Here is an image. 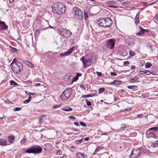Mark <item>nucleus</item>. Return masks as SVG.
Listing matches in <instances>:
<instances>
[{"instance_id": "nucleus-20", "label": "nucleus", "mask_w": 158, "mask_h": 158, "mask_svg": "<svg viewBox=\"0 0 158 158\" xmlns=\"http://www.w3.org/2000/svg\"><path fill=\"white\" fill-rule=\"evenodd\" d=\"M139 78L137 77H135L134 78H133L130 80V81L132 83H134L136 81L139 80Z\"/></svg>"}, {"instance_id": "nucleus-10", "label": "nucleus", "mask_w": 158, "mask_h": 158, "mask_svg": "<svg viewBox=\"0 0 158 158\" xmlns=\"http://www.w3.org/2000/svg\"><path fill=\"white\" fill-rule=\"evenodd\" d=\"M74 47H73L72 48L69 49L67 51L65 52L64 53H61L60 55V56H68V55H69V54H70L72 52L74 49Z\"/></svg>"}, {"instance_id": "nucleus-35", "label": "nucleus", "mask_w": 158, "mask_h": 158, "mask_svg": "<svg viewBox=\"0 0 158 158\" xmlns=\"http://www.w3.org/2000/svg\"><path fill=\"white\" fill-rule=\"evenodd\" d=\"M80 124L81 126L84 127H85L86 126V124L82 122H80Z\"/></svg>"}, {"instance_id": "nucleus-30", "label": "nucleus", "mask_w": 158, "mask_h": 158, "mask_svg": "<svg viewBox=\"0 0 158 158\" xmlns=\"http://www.w3.org/2000/svg\"><path fill=\"white\" fill-rule=\"evenodd\" d=\"M10 85H17L18 84L13 80L10 81Z\"/></svg>"}, {"instance_id": "nucleus-4", "label": "nucleus", "mask_w": 158, "mask_h": 158, "mask_svg": "<svg viewBox=\"0 0 158 158\" xmlns=\"http://www.w3.org/2000/svg\"><path fill=\"white\" fill-rule=\"evenodd\" d=\"M42 151V147L38 145H34L26 150L25 152L28 153H39Z\"/></svg>"}, {"instance_id": "nucleus-47", "label": "nucleus", "mask_w": 158, "mask_h": 158, "mask_svg": "<svg viewBox=\"0 0 158 158\" xmlns=\"http://www.w3.org/2000/svg\"><path fill=\"white\" fill-rule=\"evenodd\" d=\"M136 35L137 36H141L142 35V34L141 33V31H140V32L136 33Z\"/></svg>"}, {"instance_id": "nucleus-50", "label": "nucleus", "mask_w": 158, "mask_h": 158, "mask_svg": "<svg viewBox=\"0 0 158 158\" xmlns=\"http://www.w3.org/2000/svg\"><path fill=\"white\" fill-rule=\"evenodd\" d=\"M69 119H74V120H75L76 118H75L73 116H69Z\"/></svg>"}, {"instance_id": "nucleus-3", "label": "nucleus", "mask_w": 158, "mask_h": 158, "mask_svg": "<svg viewBox=\"0 0 158 158\" xmlns=\"http://www.w3.org/2000/svg\"><path fill=\"white\" fill-rule=\"evenodd\" d=\"M98 23L102 27H107L111 26L113 21L110 18H106L98 20Z\"/></svg>"}, {"instance_id": "nucleus-29", "label": "nucleus", "mask_w": 158, "mask_h": 158, "mask_svg": "<svg viewBox=\"0 0 158 158\" xmlns=\"http://www.w3.org/2000/svg\"><path fill=\"white\" fill-rule=\"evenodd\" d=\"M92 94H87V95H83L81 96V97L83 98H88V97H92V96H93L92 95Z\"/></svg>"}, {"instance_id": "nucleus-49", "label": "nucleus", "mask_w": 158, "mask_h": 158, "mask_svg": "<svg viewBox=\"0 0 158 158\" xmlns=\"http://www.w3.org/2000/svg\"><path fill=\"white\" fill-rule=\"evenodd\" d=\"M74 124L76 126H79L80 125L76 121L74 122Z\"/></svg>"}, {"instance_id": "nucleus-59", "label": "nucleus", "mask_w": 158, "mask_h": 158, "mask_svg": "<svg viewBox=\"0 0 158 158\" xmlns=\"http://www.w3.org/2000/svg\"><path fill=\"white\" fill-rule=\"evenodd\" d=\"M32 99V97L31 95H30L29 96V98L28 99L30 101H31V99Z\"/></svg>"}, {"instance_id": "nucleus-22", "label": "nucleus", "mask_w": 158, "mask_h": 158, "mask_svg": "<svg viewBox=\"0 0 158 158\" xmlns=\"http://www.w3.org/2000/svg\"><path fill=\"white\" fill-rule=\"evenodd\" d=\"M122 81H120L115 80H114L113 83L115 85H118L120 84Z\"/></svg>"}, {"instance_id": "nucleus-38", "label": "nucleus", "mask_w": 158, "mask_h": 158, "mask_svg": "<svg viewBox=\"0 0 158 158\" xmlns=\"http://www.w3.org/2000/svg\"><path fill=\"white\" fill-rule=\"evenodd\" d=\"M145 73L147 75H149L151 73V72L148 70H145Z\"/></svg>"}, {"instance_id": "nucleus-6", "label": "nucleus", "mask_w": 158, "mask_h": 158, "mask_svg": "<svg viewBox=\"0 0 158 158\" xmlns=\"http://www.w3.org/2000/svg\"><path fill=\"white\" fill-rule=\"evenodd\" d=\"M83 63L84 68H87L92 63V59L87 55L82 56L80 59Z\"/></svg>"}, {"instance_id": "nucleus-8", "label": "nucleus", "mask_w": 158, "mask_h": 158, "mask_svg": "<svg viewBox=\"0 0 158 158\" xmlns=\"http://www.w3.org/2000/svg\"><path fill=\"white\" fill-rule=\"evenodd\" d=\"M140 153V148H134L132 150L130 157L131 158H137L139 156Z\"/></svg>"}, {"instance_id": "nucleus-51", "label": "nucleus", "mask_w": 158, "mask_h": 158, "mask_svg": "<svg viewBox=\"0 0 158 158\" xmlns=\"http://www.w3.org/2000/svg\"><path fill=\"white\" fill-rule=\"evenodd\" d=\"M149 134L152 136H154L155 133L154 132H149Z\"/></svg>"}, {"instance_id": "nucleus-54", "label": "nucleus", "mask_w": 158, "mask_h": 158, "mask_svg": "<svg viewBox=\"0 0 158 158\" xmlns=\"http://www.w3.org/2000/svg\"><path fill=\"white\" fill-rule=\"evenodd\" d=\"M143 116V115L141 114H138L137 115V117L138 118H141Z\"/></svg>"}, {"instance_id": "nucleus-5", "label": "nucleus", "mask_w": 158, "mask_h": 158, "mask_svg": "<svg viewBox=\"0 0 158 158\" xmlns=\"http://www.w3.org/2000/svg\"><path fill=\"white\" fill-rule=\"evenodd\" d=\"M72 13L76 18L80 19H83V12L79 8L76 7H74L72 10Z\"/></svg>"}, {"instance_id": "nucleus-36", "label": "nucleus", "mask_w": 158, "mask_h": 158, "mask_svg": "<svg viewBox=\"0 0 158 158\" xmlns=\"http://www.w3.org/2000/svg\"><path fill=\"white\" fill-rule=\"evenodd\" d=\"M62 151L61 150H58L57 151L56 153L58 155H60L62 154Z\"/></svg>"}, {"instance_id": "nucleus-57", "label": "nucleus", "mask_w": 158, "mask_h": 158, "mask_svg": "<svg viewBox=\"0 0 158 158\" xmlns=\"http://www.w3.org/2000/svg\"><path fill=\"white\" fill-rule=\"evenodd\" d=\"M109 135V133H104L101 134V135Z\"/></svg>"}, {"instance_id": "nucleus-60", "label": "nucleus", "mask_w": 158, "mask_h": 158, "mask_svg": "<svg viewBox=\"0 0 158 158\" xmlns=\"http://www.w3.org/2000/svg\"><path fill=\"white\" fill-rule=\"evenodd\" d=\"M135 67L134 66H132L131 67V69H135Z\"/></svg>"}, {"instance_id": "nucleus-52", "label": "nucleus", "mask_w": 158, "mask_h": 158, "mask_svg": "<svg viewBox=\"0 0 158 158\" xmlns=\"http://www.w3.org/2000/svg\"><path fill=\"white\" fill-rule=\"evenodd\" d=\"M87 105L89 106H90L91 105V102L88 101L87 102Z\"/></svg>"}, {"instance_id": "nucleus-12", "label": "nucleus", "mask_w": 158, "mask_h": 158, "mask_svg": "<svg viewBox=\"0 0 158 158\" xmlns=\"http://www.w3.org/2000/svg\"><path fill=\"white\" fill-rule=\"evenodd\" d=\"M64 31L65 32H64V34H62V35L65 38H67L70 37L72 34L71 32L70 31L66 29V30Z\"/></svg>"}, {"instance_id": "nucleus-41", "label": "nucleus", "mask_w": 158, "mask_h": 158, "mask_svg": "<svg viewBox=\"0 0 158 158\" xmlns=\"http://www.w3.org/2000/svg\"><path fill=\"white\" fill-rule=\"evenodd\" d=\"M110 75L112 76H116L117 75L116 73L114 72H111Z\"/></svg>"}, {"instance_id": "nucleus-32", "label": "nucleus", "mask_w": 158, "mask_h": 158, "mask_svg": "<svg viewBox=\"0 0 158 158\" xmlns=\"http://www.w3.org/2000/svg\"><path fill=\"white\" fill-rule=\"evenodd\" d=\"M105 90V88H101L99 89L98 92L99 94L102 93Z\"/></svg>"}, {"instance_id": "nucleus-53", "label": "nucleus", "mask_w": 158, "mask_h": 158, "mask_svg": "<svg viewBox=\"0 0 158 158\" xmlns=\"http://www.w3.org/2000/svg\"><path fill=\"white\" fill-rule=\"evenodd\" d=\"M126 126L125 124H122L121 125V128H123V129L124 128H125Z\"/></svg>"}, {"instance_id": "nucleus-16", "label": "nucleus", "mask_w": 158, "mask_h": 158, "mask_svg": "<svg viewBox=\"0 0 158 158\" xmlns=\"http://www.w3.org/2000/svg\"><path fill=\"white\" fill-rule=\"evenodd\" d=\"M150 143L151 146L156 148L158 145V140L154 142H151Z\"/></svg>"}, {"instance_id": "nucleus-25", "label": "nucleus", "mask_w": 158, "mask_h": 158, "mask_svg": "<svg viewBox=\"0 0 158 158\" xmlns=\"http://www.w3.org/2000/svg\"><path fill=\"white\" fill-rule=\"evenodd\" d=\"M140 31L142 34H143L145 32L148 31V30L144 29L141 28H140Z\"/></svg>"}, {"instance_id": "nucleus-11", "label": "nucleus", "mask_w": 158, "mask_h": 158, "mask_svg": "<svg viewBox=\"0 0 158 158\" xmlns=\"http://www.w3.org/2000/svg\"><path fill=\"white\" fill-rule=\"evenodd\" d=\"M8 26L5 24V23L0 21V29L1 30H6L8 28Z\"/></svg>"}, {"instance_id": "nucleus-9", "label": "nucleus", "mask_w": 158, "mask_h": 158, "mask_svg": "<svg viewBox=\"0 0 158 158\" xmlns=\"http://www.w3.org/2000/svg\"><path fill=\"white\" fill-rule=\"evenodd\" d=\"M115 42L114 39H111L108 40L106 42V46L112 50L114 48Z\"/></svg>"}, {"instance_id": "nucleus-37", "label": "nucleus", "mask_w": 158, "mask_h": 158, "mask_svg": "<svg viewBox=\"0 0 158 158\" xmlns=\"http://www.w3.org/2000/svg\"><path fill=\"white\" fill-rule=\"evenodd\" d=\"M21 110V108L19 107H15L14 108V110L15 111H18L20 110Z\"/></svg>"}, {"instance_id": "nucleus-43", "label": "nucleus", "mask_w": 158, "mask_h": 158, "mask_svg": "<svg viewBox=\"0 0 158 158\" xmlns=\"http://www.w3.org/2000/svg\"><path fill=\"white\" fill-rule=\"evenodd\" d=\"M101 148L100 147H97L95 150V152H98L100 150H101Z\"/></svg>"}, {"instance_id": "nucleus-31", "label": "nucleus", "mask_w": 158, "mask_h": 158, "mask_svg": "<svg viewBox=\"0 0 158 158\" xmlns=\"http://www.w3.org/2000/svg\"><path fill=\"white\" fill-rule=\"evenodd\" d=\"M139 13H138L136 16V17H135V20L138 22H139Z\"/></svg>"}, {"instance_id": "nucleus-33", "label": "nucleus", "mask_w": 158, "mask_h": 158, "mask_svg": "<svg viewBox=\"0 0 158 158\" xmlns=\"http://www.w3.org/2000/svg\"><path fill=\"white\" fill-rule=\"evenodd\" d=\"M129 53L130 55L131 56H133L135 55V52L131 50L130 51Z\"/></svg>"}, {"instance_id": "nucleus-27", "label": "nucleus", "mask_w": 158, "mask_h": 158, "mask_svg": "<svg viewBox=\"0 0 158 158\" xmlns=\"http://www.w3.org/2000/svg\"><path fill=\"white\" fill-rule=\"evenodd\" d=\"M152 65L151 63L150 62H147V63L145 65V67L146 68H149Z\"/></svg>"}, {"instance_id": "nucleus-42", "label": "nucleus", "mask_w": 158, "mask_h": 158, "mask_svg": "<svg viewBox=\"0 0 158 158\" xmlns=\"http://www.w3.org/2000/svg\"><path fill=\"white\" fill-rule=\"evenodd\" d=\"M139 73L140 74H143L145 73V71H143L142 70H140L139 71Z\"/></svg>"}, {"instance_id": "nucleus-56", "label": "nucleus", "mask_w": 158, "mask_h": 158, "mask_svg": "<svg viewBox=\"0 0 158 158\" xmlns=\"http://www.w3.org/2000/svg\"><path fill=\"white\" fill-rule=\"evenodd\" d=\"M89 138L86 137L84 138V140L85 141H88L89 139Z\"/></svg>"}, {"instance_id": "nucleus-40", "label": "nucleus", "mask_w": 158, "mask_h": 158, "mask_svg": "<svg viewBox=\"0 0 158 158\" xmlns=\"http://www.w3.org/2000/svg\"><path fill=\"white\" fill-rule=\"evenodd\" d=\"M26 93L27 94H28L29 96L31 95H34L35 94L34 93H30L27 91H26Z\"/></svg>"}, {"instance_id": "nucleus-64", "label": "nucleus", "mask_w": 158, "mask_h": 158, "mask_svg": "<svg viewBox=\"0 0 158 158\" xmlns=\"http://www.w3.org/2000/svg\"><path fill=\"white\" fill-rule=\"evenodd\" d=\"M73 130L75 131H77L79 130L78 129H73Z\"/></svg>"}, {"instance_id": "nucleus-39", "label": "nucleus", "mask_w": 158, "mask_h": 158, "mask_svg": "<svg viewBox=\"0 0 158 158\" xmlns=\"http://www.w3.org/2000/svg\"><path fill=\"white\" fill-rule=\"evenodd\" d=\"M96 73L97 75L99 77H102V73L101 72H96Z\"/></svg>"}, {"instance_id": "nucleus-28", "label": "nucleus", "mask_w": 158, "mask_h": 158, "mask_svg": "<svg viewBox=\"0 0 158 158\" xmlns=\"http://www.w3.org/2000/svg\"><path fill=\"white\" fill-rule=\"evenodd\" d=\"M64 30H66V29H61L59 31V33L60 35H62V34H64V32H65Z\"/></svg>"}, {"instance_id": "nucleus-26", "label": "nucleus", "mask_w": 158, "mask_h": 158, "mask_svg": "<svg viewBox=\"0 0 158 158\" xmlns=\"http://www.w3.org/2000/svg\"><path fill=\"white\" fill-rule=\"evenodd\" d=\"M10 48H11L10 50L14 52L17 53H18V51L16 48H13V47H12L10 46Z\"/></svg>"}, {"instance_id": "nucleus-18", "label": "nucleus", "mask_w": 158, "mask_h": 158, "mask_svg": "<svg viewBox=\"0 0 158 158\" xmlns=\"http://www.w3.org/2000/svg\"><path fill=\"white\" fill-rule=\"evenodd\" d=\"M24 63L27 65L29 67L31 68H33L34 67V65L31 63H30L28 61L24 60L23 61Z\"/></svg>"}, {"instance_id": "nucleus-44", "label": "nucleus", "mask_w": 158, "mask_h": 158, "mask_svg": "<svg viewBox=\"0 0 158 158\" xmlns=\"http://www.w3.org/2000/svg\"><path fill=\"white\" fill-rule=\"evenodd\" d=\"M129 64V62L128 61H126L124 62L123 64L125 66L126 65Z\"/></svg>"}, {"instance_id": "nucleus-7", "label": "nucleus", "mask_w": 158, "mask_h": 158, "mask_svg": "<svg viewBox=\"0 0 158 158\" xmlns=\"http://www.w3.org/2000/svg\"><path fill=\"white\" fill-rule=\"evenodd\" d=\"M71 94V90L70 89H66L60 95V98L62 100H67L70 97Z\"/></svg>"}, {"instance_id": "nucleus-2", "label": "nucleus", "mask_w": 158, "mask_h": 158, "mask_svg": "<svg viewBox=\"0 0 158 158\" xmlns=\"http://www.w3.org/2000/svg\"><path fill=\"white\" fill-rule=\"evenodd\" d=\"M10 66H11L12 71L16 74L19 73L23 69L22 64L15 58L13 60Z\"/></svg>"}, {"instance_id": "nucleus-23", "label": "nucleus", "mask_w": 158, "mask_h": 158, "mask_svg": "<svg viewBox=\"0 0 158 158\" xmlns=\"http://www.w3.org/2000/svg\"><path fill=\"white\" fill-rule=\"evenodd\" d=\"M27 140V138L26 137V136H24L23 138L20 141V143L21 144H24Z\"/></svg>"}, {"instance_id": "nucleus-14", "label": "nucleus", "mask_w": 158, "mask_h": 158, "mask_svg": "<svg viewBox=\"0 0 158 158\" xmlns=\"http://www.w3.org/2000/svg\"><path fill=\"white\" fill-rule=\"evenodd\" d=\"M8 141L10 143H12L14 141L15 137L11 135H10L8 137Z\"/></svg>"}, {"instance_id": "nucleus-46", "label": "nucleus", "mask_w": 158, "mask_h": 158, "mask_svg": "<svg viewBox=\"0 0 158 158\" xmlns=\"http://www.w3.org/2000/svg\"><path fill=\"white\" fill-rule=\"evenodd\" d=\"M30 101L28 99H27V100H25L24 101V104H27L29 102H30Z\"/></svg>"}, {"instance_id": "nucleus-34", "label": "nucleus", "mask_w": 158, "mask_h": 158, "mask_svg": "<svg viewBox=\"0 0 158 158\" xmlns=\"http://www.w3.org/2000/svg\"><path fill=\"white\" fill-rule=\"evenodd\" d=\"M61 107V105H53V109H55L57 108H60Z\"/></svg>"}, {"instance_id": "nucleus-17", "label": "nucleus", "mask_w": 158, "mask_h": 158, "mask_svg": "<svg viewBox=\"0 0 158 158\" xmlns=\"http://www.w3.org/2000/svg\"><path fill=\"white\" fill-rule=\"evenodd\" d=\"M76 155L79 158H84L85 156L83 154L79 152L76 153Z\"/></svg>"}, {"instance_id": "nucleus-61", "label": "nucleus", "mask_w": 158, "mask_h": 158, "mask_svg": "<svg viewBox=\"0 0 158 158\" xmlns=\"http://www.w3.org/2000/svg\"><path fill=\"white\" fill-rule=\"evenodd\" d=\"M9 0L10 2V3H13L14 1V0Z\"/></svg>"}, {"instance_id": "nucleus-15", "label": "nucleus", "mask_w": 158, "mask_h": 158, "mask_svg": "<svg viewBox=\"0 0 158 158\" xmlns=\"http://www.w3.org/2000/svg\"><path fill=\"white\" fill-rule=\"evenodd\" d=\"M116 3L115 1H109L107 2V5H110V6H108V7L114 8V7L113 6V5H115Z\"/></svg>"}, {"instance_id": "nucleus-1", "label": "nucleus", "mask_w": 158, "mask_h": 158, "mask_svg": "<svg viewBox=\"0 0 158 158\" xmlns=\"http://www.w3.org/2000/svg\"><path fill=\"white\" fill-rule=\"evenodd\" d=\"M52 12L54 14L61 15L65 13L66 11V5L62 3L58 2L52 6Z\"/></svg>"}, {"instance_id": "nucleus-45", "label": "nucleus", "mask_w": 158, "mask_h": 158, "mask_svg": "<svg viewBox=\"0 0 158 158\" xmlns=\"http://www.w3.org/2000/svg\"><path fill=\"white\" fill-rule=\"evenodd\" d=\"M80 87L83 89L85 90V87L84 85H81Z\"/></svg>"}, {"instance_id": "nucleus-13", "label": "nucleus", "mask_w": 158, "mask_h": 158, "mask_svg": "<svg viewBox=\"0 0 158 158\" xmlns=\"http://www.w3.org/2000/svg\"><path fill=\"white\" fill-rule=\"evenodd\" d=\"M7 140L4 139H0V145L3 146H6L7 145Z\"/></svg>"}, {"instance_id": "nucleus-63", "label": "nucleus", "mask_w": 158, "mask_h": 158, "mask_svg": "<svg viewBox=\"0 0 158 158\" xmlns=\"http://www.w3.org/2000/svg\"><path fill=\"white\" fill-rule=\"evenodd\" d=\"M45 24H48V21L45 20Z\"/></svg>"}, {"instance_id": "nucleus-55", "label": "nucleus", "mask_w": 158, "mask_h": 158, "mask_svg": "<svg viewBox=\"0 0 158 158\" xmlns=\"http://www.w3.org/2000/svg\"><path fill=\"white\" fill-rule=\"evenodd\" d=\"M151 73L153 74V75H157V73L156 72H155V71H152V72H151Z\"/></svg>"}, {"instance_id": "nucleus-48", "label": "nucleus", "mask_w": 158, "mask_h": 158, "mask_svg": "<svg viewBox=\"0 0 158 158\" xmlns=\"http://www.w3.org/2000/svg\"><path fill=\"white\" fill-rule=\"evenodd\" d=\"M82 139L81 140H77L76 141V143L77 144H79L82 142Z\"/></svg>"}, {"instance_id": "nucleus-21", "label": "nucleus", "mask_w": 158, "mask_h": 158, "mask_svg": "<svg viewBox=\"0 0 158 158\" xmlns=\"http://www.w3.org/2000/svg\"><path fill=\"white\" fill-rule=\"evenodd\" d=\"M152 130H154L155 131H158V128L156 127L151 128L147 131V132L148 133L150 131H152Z\"/></svg>"}, {"instance_id": "nucleus-62", "label": "nucleus", "mask_w": 158, "mask_h": 158, "mask_svg": "<svg viewBox=\"0 0 158 158\" xmlns=\"http://www.w3.org/2000/svg\"><path fill=\"white\" fill-rule=\"evenodd\" d=\"M35 85L37 86H40V83H38L37 84H35Z\"/></svg>"}, {"instance_id": "nucleus-58", "label": "nucleus", "mask_w": 158, "mask_h": 158, "mask_svg": "<svg viewBox=\"0 0 158 158\" xmlns=\"http://www.w3.org/2000/svg\"><path fill=\"white\" fill-rule=\"evenodd\" d=\"M155 19L158 21V14H157L156 15Z\"/></svg>"}, {"instance_id": "nucleus-19", "label": "nucleus", "mask_w": 158, "mask_h": 158, "mask_svg": "<svg viewBox=\"0 0 158 158\" xmlns=\"http://www.w3.org/2000/svg\"><path fill=\"white\" fill-rule=\"evenodd\" d=\"M62 110L66 111H70L72 110V109L70 107H64Z\"/></svg>"}, {"instance_id": "nucleus-24", "label": "nucleus", "mask_w": 158, "mask_h": 158, "mask_svg": "<svg viewBox=\"0 0 158 158\" xmlns=\"http://www.w3.org/2000/svg\"><path fill=\"white\" fill-rule=\"evenodd\" d=\"M127 88L131 89H135L137 88V86L136 85H134L132 86H127Z\"/></svg>"}]
</instances>
